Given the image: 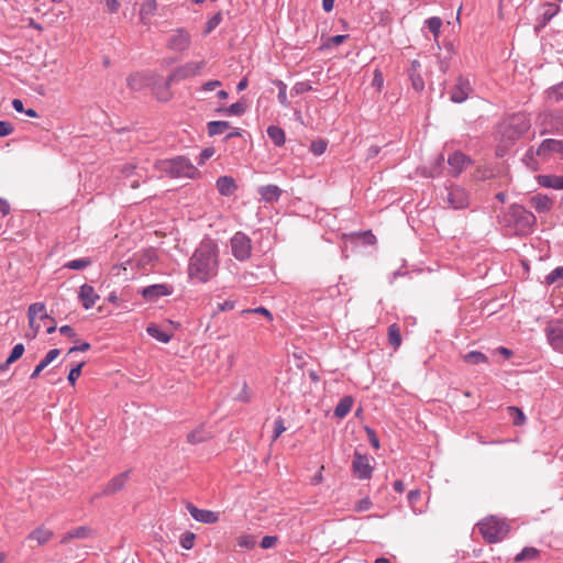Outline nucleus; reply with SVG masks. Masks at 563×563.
Wrapping results in <instances>:
<instances>
[{
  "mask_svg": "<svg viewBox=\"0 0 563 563\" xmlns=\"http://www.w3.org/2000/svg\"><path fill=\"white\" fill-rule=\"evenodd\" d=\"M471 163V158L459 151L451 154L448 158L453 176H459Z\"/></svg>",
  "mask_w": 563,
  "mask_h": 563,
  "instance_id": "nucleus-15",
  "label": "nucleus"
},
{
  "mask_svg": "<svg viewBox=\"0 0 563 563\" xmlns=\"http://www.w3.org/2000/svg\"><path fill=\"white\" fill-rule=\"evenodd\" d=\"M79 299L82 303V307L85 309H90L92 308L97 300H99V295L95 291L93 287L88 285V284H84L80 289H79Z\"/></svg>",
  "mask_w": 563,
  "mask_h": 563,
  "instance_id": "nucleus-16",
  "label": "nucleus"
},
{
  "mask_svg": "<svg viewBox=\"0 0 563 563\" xmlns=\"http://www.w3.org/2000/svg\"><path fill=\"white\" fill-rule=\"evenodd\" d=\"M142 178H143V172H141V176L131 177L125 185H128L132 189H136L140 186V181Z\"/></svg>",
  "mask_w": 563,
  "mask_h": 563,
  "instance_id": "nucleus-63",
  "label": "nucleus"
},
{
  "mask_svg": "<svg viewBox=\"0 0 563 563\" xmlns=\"http://www.w3.org/2000/svg\"><path fill=\"white\" fill-rule=\"evenodd\" d=\"M563 279V266L554 268L547 277L545 283L548 285L554 284L556 280Z\"/></svg>",
  "mask_w": 563,
  "mask_h": 563,
  "instance_id": "nucleus-46",
  "label": "nucleus"
},
{
  "mask_svg": "<svg viewBox=\"0 0 563 563\" xmlns=\"http://www.w3.org/2000/svg\"><path fill=\"white\" fill-rule=\"evenodd\" d=\"M60 334L68 336L69 339L77 341L76 333L70 325H63L59 328Z\"/></svg>",
  "mask_w": 563,
  "mask_h": 563,
  "instance_id": "nucleus-59",
  "label": "nucleus"
},
{
  "mask_svg": "<svg viewBox=\"0 0 563 563\" xmlns=\"http://www.w3.org/2000/svg\"><path fill=\"white\" fill-rule=\"evenodd\" d=\"M91 264L89 258H76L67 262L64 267L68 269L80 271L88 267Z\"/></svg>",
  "mask_w": 563,
  "mask_h": 563,
  "instance_id": "nucleus-38",
  "label": "nucleus"
},
{
  "mask_svg": "<svg viewBox=\"0 0 563 563\" xmlns=\"http://www.w3.org/2000/svg\"><path fill=\"white\" fill-rule=\"evenodd\" d=\"M128 477H129V472H123V473L114 476L104 487L103 495H112V494L120 492L124 487V485L128 481Z\"/></svg>",
  "mask_w": 563,
  "mask_h": 563,
  "instance_id": "nucleus-20",
  "label": "nucleus"
},
{
  "mask_svg": "<svg viewBox=\"0 0 563 563\" xmlns=\"http://www.w3.org/2000/svg\"><path fill=\"white\" fill-rule=\"evenodd\" d=\"M196 536L192 532H186L180 538V545L185 550H190L194 548Z\"/></svg>",
  "mask_w": 563,
  "mask_h": 563,
  "instance_id": "nucleus-44",
  "label": "nucleus"
},
{
  "mask_svg": "<svg viewBox=\"0 0 563 563\" xmlns=\"http://www.w3.org/2000/svg\"><path fill=\"white\" fill-rule=\"evenodd\" d=\"M120 172L122 178L129 180L133 176H141V172H143V168H140L134 164H125L122 166Z\"/></svg>",
  "mask_w": 563,
  "mask_h": 563,
  "instance_id": "nucleus-37",
  "label": "nucleus"
},
{
  "mask_svg": "<svg viewBox=\"0 0 563 563\" xmlns=\"http://www.w3.org/2000/svg\"><path fill=\"white\" fill-rule=\"evenodd\" d=\"M187 510L190 516L198 522L216 523L219 521V514L212 510L199 509L192 504L187 505Z\"/></svg>",
  "mask_w": 563,
  "mask_h": 563,
  "instance_id": "nucleus-13",
  "label": "nucleus"
},
{
  "mask_svg": "<svg viewBox=\"0 0 563 563\" xmlns=\"http://www.w3.org/2000/svg\"><path fill=\"white\" fill-rule=\"evenodd\" d=\"M477 527L484 540L488 543L500 542L509 532L507 522L496 516L483 519L477 523Z\"/></svg>",
  "mask_w": 563,
  "mask_h": 563,
  "instance_id": "nucleus-3",
  "label": "nucleus"
},
{
  "mask_svg": "<svg viewBox=\"0 0 563 563\" xmlns=\"http://www.w3.org/2000/svg\"><path fill=\"white\" fill-rule=\"evenodd\" d=\"M559 10L560 9H559V7L556 4L547 3L544 5V11L542 13L543 22L547 23L550 20H552L558 14Z\"/></svg>",
  "mask_w": 563,
  "mask_h": 563,
  "instance_id": "nucleus-42",
  "label": "nucleus"
},
{
  "mask_svg": "<svg viewBox=\"0 0 563 563\" xmlns=\"http://www.w3.org/2000/svg\"><path fill=\"white\" fill-rule=\"evenodd\" d=\"M84 366V363H79L78 365H76L75 367H73L68 374V382L70 385H75L76 380L78 379V377L80 376L81 374V368Z\"/></svg>",
  "mask_w": 563,
  "mask_h": 563,
  "instance_id": "nucleus-48",
  "label": "nucleus"
},
{
  "mask_svg": "<svg viewBox=\"0 0 563 563\" xmlns=\"http://www.w3.org/2000/svg\"><path fill=\"white\" fill-rule=\"evenodd\" d=\"M13 132V126L8 121H0V136L4 137Z\"/></svg>",
  "mask_w": 563,
  "mask_h": 563,
  "instance_id": "nucleus-55",
  "label": "nucleus"
},
{
  "mask_svg": "<svg viewBox=\"0 0 563 563\" xmlns=\"http://www.w3.org/2000/svg\"><path fill=\"white\" fill-rule=\"evenodd\" d=\"M426 25L429 29V31L437 36L440 32L442 21L438 16H432L426 20Z\"/></svg>",
  "mask_w": 563,
  "mask_h": 563,
  "instance_id": "nucleus-41",
  "label": "nucleus"
},
{
  "mask_svg": "<svg viewBox=\"0 0 563 563\" xmlns=\"http://www.w3.org/2000/svg\"><path fill=\"white\" fill-rule=\"evenodd\" d=\"M274 84L278 87L277 99H278L279 103L283 107L288 108L290 106V103L287 98V85L279 79L275 80Z\"/></svg>",
  "mask_w": 563,
  "mask_h": 563,
  "instance_id": "nucleus-36",
  "label": "nucleus"
},
{
  "mask_svg": "<svg viewBox=\"0 0 563 563\" xmlns=\"http://www.w3.org/2000/svg\"><path fill=\"white\" fill-rule=\"evenodd\" d=\"M366 433H367V438H368V441L371 442V444L375 448V449H378L379 448V440L375 433V431L371 428H366Z\"/></svg>",
  "mask_w": 563,
  "mask_h": 563,
  "instance_id": "nucleus-58",
  "label": "nucleus"
},
{
  "mask_svg": "<svg viewBox=\"0 0 563 563\" xmlns=\"http://www.w3.org/2000/svg\"><path fill=\"white\" fill-rule=\"evenodd\" d=\"M202 67V63H188L184 70L186 71V75H196L199 73V70Z\"/></svg>",
  "mask_w": 563,
  "mask_h": 563,
  "instance_id": "nucleus-54",
  "label": "nucleus"
},
{
  "mask_svg": "<svg viewBox=\"0 0 563 563\" xmlns=\"http://www.w3.org/2000/svg\"><path fill=\"white\" fill-rule=\"evenodd\" d=\"M27 317H29V321H30V325L31 327H33V323H34V321H35V319L37 317H40L41 319L48 318V316L46 313L45 305L43 302L32 303L29 307Z\"/></svg>",
  "mask_w": 563,
  "mask_h": 563,
  "instance_id": "nucleus-26",
  "label": "nucleus"
},
{
  "mask_svg": "<svg viewBox=\"0 0 563 563\" xmlns=\"http://www.w3.org/2000/svg\"><path fill=\"white\" fill-rule=\"evenodd\" d=\"M174 287L168 284H154L143 287L139 292L147 302H156L159 298L170 296Z\"/></svg>",
  "mask_w": 563,
  "mask_h": 563,
  "instance_id": "nucleus-9",
  "label": "nucleus"
},
{
  "mask_svg": "<svg viewBox=\"0 0 563 563\" xmlns=\"http://www.w3.org/2000/svg\"><path fill=\"white\" fill-rule=\"evenodd\" d=\"M266 132L275 146H283L285 144L286 134L282 128L277 125H269Z\"/></svg>",
  "mask_w": 563,
  "mask_h": 563,
  "instance_id": "nucleus-27",
  "label": "nucleus"
},
{
  "mask_svg": "<svg viewBox=\"0 0 563 563\" xmlns=\"http://www.w3.org/2000/svg\"><path fill=\"white\" fill-rule=\"evenodd\" d=\"M261 199L266 203H274L279 200L283 190L277 185H266L258 188Z\"/></svg>",
  "mask_w": 563,
  "mask_h": 563,
  "instance_id": "nucleus-18",
  "label": "nucleus"
},
{
  "mask_svg": "<svg viewBox=\"0 0 563 563\" xmlns=\"http://www.w3.org/2000/svg\"><path fill=\"white\" fill-rule=\"evenodd\" d=\"M463 360L468 364H481L487 363V356L479 351H471L463 356Z\"/></svg>",
  "mask_w": 563,
  "mask_h": 563,
  "instance_id": "nucleus-34",
  "label": "nucleus"
},
{
  "mask_svg": "<svg viewBox=\"0 0 563 563\" xmlns=\"http://www.w3.org/2000/svg\"><path fill=\"white\" fill-rule=\"evenodd\" d=\"M92 534V530L89 527L81 526L67 531L60 540V543H67L71 539H86Z\"/></svg>",
  "mask_w": 563,
  "mask_h": 563,
  "instance_id": "nucleus-23",
  "label": "nucleus"
},
{
  "mask_svg": "<svg viewBox=\"0 0 563 563\" xmlns=\"http://www.w3.org/2000/svg\"><path fill=\"white\" fill-rule=\"evenodd\" d=\"M277 542V537L275 536H265L261 541V547L263 549H271L273 548Z\"/></svg>",
  "mask_w": 563,
  "mask_h": 563,
  "instance_id": "nucleus-56",
  "label": "nucleus"
},
{
  "mask_svg": "<svg viewBox=\"0 0 563 563\" xmlns=\"http://www.w3.org/2000/svg\"><path fill=\"white\" fill-rule=\"evenodd\" d=\"M371 506H372L371 500L368 498H364L356 504V510L364 511V510L369 509Z\"/></svg>",
  "mask_w": 563,
  "mask_h": 563,
  "instance_id": "nucleus-64",
  "label": "nucleus"
},
{
  "mask_svg": "<svg viewBox=\"0 0 563 563\" xmlns=\"http://www.w3.org/2000/svg\"><path fill=\"white\" fill-rule=\"evenodd\" d=\"M410 78H411L412 86L417 91H420L423 89L424 82H423L422 78L420 77V75L411 74Z\"/></svg>",
  "mask_w": 563,
  "mask_h": 563,
  "instance_id": "nucleus-57",
  "label": "nucleus"
},
{
  "mask_svg": "<svg viewBox=\"0 0 563 563\" xmlns=\"http://www.w3.org/2000/svg\"><path fill=\"white\" fill-rule=\"evenodd\" d=\"M246 111V103L243 101H238L232 103L227 110L225 113L228 115H242Z\"/></svg>",
  "mask_w": 563,
  "mask_h": 563,
  "instance_id": "nucleus-40",
  "label": "nucleus"
},
{
  "mask_svg": "<svg viewBox=\"0 0 563 563\" xmlns=\"http://www.w3.org/2000/svg\"><path fill=\"white\" fill-rule=\"evenodd\" d=\"M219 271V247L212 240H203L192 253L188 264V276L198 283H208Z\"/></svg>",
  "mask_w": 563,
  "mask_h": 563,
  "instance_id": "nucleus-1",
  "label": "nucleus"
},
{
  "mask_svg": "<svg viewBox=\"0 0 563 563\" xmlns=\"http://www.w3.org/2000/svg\"><path fill=\"white\" fill-rule=\"evenodd\" d=\"M472 85L467 77L460 76L450 90V100L454 103L464 102L472 92Z\"/></svg>",
  "mask_w": 563,
  "mask_h": 563,
  "instance_id": "nucleus-11",
  "label": "nucleus"
},
{
  "mask_svg": "<svg viewBox=\"0 0 563 563\" xmlns=\"http://www.w3.org/2000/svg\"><path fill=\"white\" fill-rule=\"evenodd\" d=\"M420 499V492L418 489H412L408 493V501L412 508H415L416 503Z\"/></svg>",
  "mask_w": 563,
  "mask_h": 563,
  "instance_id": "nucleus-61",
  "label": "nucleus"
},
{
  "mask_svg": "<svg viewBox=\"0 0 563 563\" xmlns=\"http://www.w3.org/2000/svg\"><path fill=\"white\" fill-rule=\"evenodd\" d=\"M509 410L515 413L514 423L516 426H520L525 422L526 418H525L523 412L520 409H518L517 407H509Z\"/></svg>",
  "mask_w": 563,
  "mask_h": 563,
  "instance_id": "nucleus-53",
  "label": "nucleus"
},
{
  "mask_svg": "<svg viewBox=\"0 0 563 563\" xmlns=\"http://www.w3.org/2000/svg\"><path fill=\"white\" fill-rule=\"evenodd\" d=\"M388 343L394 349H398L401 344L400 329L396 323L388 327Z\"/></svg>",
  "mask_w": 563,
  "mask_h": 563,
  "instance_id": "nucleus-33",
  "label": "nucleus"
},
{
  "mask_svg": "<svg viewBox=\"0 0 563 563\" xmlns=\"http://www.w3.org/2000/svg\"><path fill=\"white\" fill-rule=\"evenodd\" d=\"M53 536V532L46 528H43V527H40L35 530H33L27 539L29 540H35L37 542L38 545H43L45 544L46 542L49 541V539L52 538Z\"/></svg>",
  "mask_w": 563,
  "mask_h": 563,
  "instance_id": "nucleus-29",
  "label": "nucleus"
},
{
  "mask_svg": "<svg viewBox=\"0 0 563 563\" xmlns=\"http://www.w3.org/2000/svg\"><path fill=\"white\" fill-rule=\"evenodd\" d=\"M24 353V345L22 343L15 344L9 355V362L18 361Z\"/></svg>",
  "mask_w": 563,
  "mask_h": 563,
  "instance_id": "nucleus-47",
  "label": "nucleus"
},
{
  "mask_svg": "<svg viewBox=\"0 0 563 563\" xmlns=\"http://www.w3.org/2000/svg\"><path fill=\"white\" fill-rule=\"evenodd\" d=\"M286 431V427L284 426V420L282 418H278L274 422V435L273 441H275L277 438L282 435Z\"/></svg>",
  "mask_w": 563,
  "mask_h": 563,
  "instance_id": "nucleus-50",
  "label": "nucleus"
},
{
  "mask_svg": "<svg viewBox=\"0 0 563 563\" xmlns=\"http://www.w3.org/2000/svg\"><path fill=\"white\" fill-rule=\"evenodd\" d=\"M216 187L221 196H231L238 188L231 176H221L217 179Z\"/></svg>",
  "mask_w": 563,
  "mask_h": 563,
  "instance_id": "nucleus-19",
  "label": "nucleus"
},
{
  "mask_svg": "<svg viewBox=\"0 0 563 563\" xmlns=\"http://www.w3.org/2000/svg\"><path fill=\"white\" fill-rule=\"evenodd\" d=\"M328 143L324 140H316L310 145V151L314 155H322L327 150Z\"/></svg>",
  "mask_w": 563,
  "mask_h": 563,
  "instance_id": "nucleus-43",
  "label": "nucleus"
},
{
  "mask_svg": "<svg viewBox=\"0 0 563 563\" xmlns=\"http://www.w3.org/2000/svg\"><path fill=\"white\" fill-rule=\"evenodd\" d=\"M190 35L184 30L178 29L168 40V47L173 51L183 52L190 45Z\"/></svg>",
  "mask_w": 563,
  "mask_h": 563,
  "instance_id": "nucleus-14",
  "label": "nucleus"
},
{
  "mask_svg": "<svg viewBox=\"0 0 563 563\" xmlns=\"http://www.w3.org/2000/svg\"><path fill=\"white\" fill-rule=\"evenodd\" d=\"M539 123L542 126L541 134H563V112L543 111L539 115Z\"/></svg>",
  "mask_w": 563,
  "mask_h": 563,
  "instance_id": "nucleus-8",
  "label": "nucleus"
},
{
  "mask_svg": "<svg viewBox=\"0 0 563 563\" xmlns=\"http://www.w3.org/2000/svg\"><path fill=\"white\" fill-rule=\"evenodd\" d=\"M59 350L58 349H53L51 351L47 352V354L45 355V357L35 366V368L33 369L30 378L31 379H35L40 376V374L42 373V371L47 367L54 360H56V357L59 355Z\"/></svg>",
  "mask_w": 563,
  "mask_h": 563,
  "instance_id": "nucleus-22",
  "label": "nucleus"
},
{
  "mask_svg": "<svg viewBox=\"0 0 563 563\" xmlns=\"http://www.w3.org/2000/svg\"><path fill=\"white\" fill-rule=\"evenodd\" d=\"M230 123L227 121H211L208 123V133L210 136L220 135L227 132Z\"/></svg>",
  "mask_w": 563,
  "mask_h": 563,
  "instance_id": "nucleus-32",
  "label": "nucleus"
},
{
  "mask_svg": "<svg viewBox=\"0 0 563 563\" xmlns=\"http://www.w3.org/2000/svg\"><path fill=\"white\" fill-rule=\"evenodd\" d=\"M531 206L539 212L545 213L552 208V200L544 195H536L530 199Z\"/></svg>",
  "mask_w": 563,
  "mask_h": 563,
  "instance_id": "nucleus-24",
  "label": "nucleus"
},
{
  "mask_svg": "<svg viewBox=\"0 0 563 563\" xmlns=\"http://www.w3.org/2000/svg\"><path fill=\"white\" fill-rule=\"evenodd\" d=\"M539 184L547 188H553L556 190H561V189H563V175L562 176L541 175V176H539Z\"/></svg>",
  "mask_w": 563,
  "mask_h": 563,
  "instance_id": "nucleus-25",
  "label": "nucleus"
},
{
  "mask_svg": "<svg viewBox=\"0 0 563 563\" xmlns=\"http://www.w3.org/2000/svg\"><path fill=\"white\" fill-rule=\"evenodd\" d=\"M550 345L558 351L563 350V321H551L545 329Z\"/></svg>",
  "mask_w": 563,
  "mask_h": 563,
  "instance_id": "nucleus-12",
  "label": "nucleus"
},
{
  "mask_svg": "<svg viewBox=\"0 0 563 563\" xmlns=\"http://www.w3.org/2000/svg\"><path fill=\"white\" fill-rule=\"evenodd\" d=\"M128 87L134 91H140L150 84V78L146 74L134 73L126 79Z\"/></svg>",
  "mask_w": 563,
  "mask_h": 563,
  "instance_id": "nucleus-21",
  "label": "nucleus"
},
{
  "mask_svg": "<svg viewBox=\"0 0 563 563\" xmlns=\"http://www.w3.org/2000/svg\"><path fill=\"white\" fill-rule=\"evenodd\" d=\"M371 457L368 455L355 452L352 461V471L358 479H368L373 473L371 465Z\"/></svg>",
  "mask_w": 563,
  "mask_h": 563,
  "instance_id": "nucleus-10",
  "label": "nucleus"
},
{
  "mask_svg": "<svg viewBox=\"0 0 563 563\" xmlns=\"http://www.w3.org/2000/svg\"><path fill=\"white\" fill-rule=\"evenodd\" d=\"M539 550L536 549V548H532V547H527L525 549L521 550V552H519L516 558H515V561L516 562H521V561H525V560H533V559H537L539 556Z\"/></svg>",
  "mask_w": 563,
  "mask_h": 563,
  "instance_id": "nucleus-35",
  "label": "nucleus"
},
{
  "mask_svg": "<svg viewBox=\"0 0 563 563\" xmlns=\"http://www.w3.org/2000/svg\"><path fill=\"white\" fill-rule=\"evenodd\" d=\"M311 89V86L307 81H300L295 84V86L291 88V95H301Z\"/></svg>",
  "mask_w": 563,
  "mask_h": 563,
  "instance_id": "nucleus-49",
  "label": "nucleus"
},
{
  "mask_svg": "<svg viewBox=\"0 0 563 563\" xmlns=\"http://www.w3.org/2000/svg\"><path fill=\"white\" fill-rule=\"evenodd\" d=\"M157 3L155 0H146L142 5V11L153 13L156 10Z\"/></svg>",
  "mask_w": 563,
  "mask_h": 563,
  "instance_id": "nucleus-60",
  "label": "nucleus"
},
{
  "mask_svg": "<svg viewBox=\"0 0 563 563\" xmlns=\"http://www.w3.org/2000/svg\"><path fill=\"white\" fill-rule=\"evenodd\" d=\"M442 200L449 208L454 210L465 209L470 205V197L467 191L460 186H451L445 188V194Z\"/></svg>",
  "mask_w": 563,
  "mask_h": 563,
  "instance_id": "nucleus-7",
  "label": "nucleus"
},
{
  "mask_svg": "<svg viewBox=\"0 0 563 563\" xmlns=\"http://www.w3.org/2000/svg\"><path fill=\"white\" fill-rule=\"evenodd\" d=\"M352 406L353 398L351 396L343 397L334 408V416L339 419L344 418L351 411Z\"/></svg>",
  "mask_w": 563,
  "mask_h": 563,
  "instance_id": "nucleus-28",
  "label": "nucleus"
},
{
  "mask_svg": "<svg viewBox=\"0 0 563 563\" xmlns=\"http://www.w3.org/2000/svg\"><path fill=\"white\" fill-rule=\"evenodd\" d=\"M146 332L150 336L162 343H168L172 339V334L161 330L159 327L155 323H150L146 328Z\"/></svg>",
  "mask_w": 563,
  "mask_h": 563,
  "instance_id": "nucleus-30",
  "label": "nucleus"
},
{
  "mask_svg": "<svg viewBox=\"0 0 563 563\" xmlns=\"http://www.w3.org/2000/svg\"><path fill=\"white\" fill-rule=\"evenodd\" d=\"M158 168L172 177L192 178L197 173V168L192 163L183 156L162 161L158 164Z\"/></svg>",
  "mask_w": 563,
  "mask_h": 563,
  "instance_id": "nucleus-5",
  "label": "nucleus"
},
{
  "mask_svg": "<svg viewBox=\"0 0 563 563\" xmlns=\"http://www.w3.org/2000/svg\"><path fill=\"white\" fill-rule=\"evenodd\" d=\"M530 126V120L525 113H516L504 120L498 129L501 146L512 145L529 131Z\"/></svg>",
  "mask_w": 563,
  "mask_h": 563,
  "instance_id": "nucleus-2",
  "label": "nucleus"
},
{
  "mask_svg": "<svg viewBox=\"0 0 563 563\" xmlns=\"http://www.w3.org/2000/svg\"><path fill=\"white\" fill-rule=\"evenodd\" d=\"M563 142L554 139H547L542 141L537 150V155L547 157L550 153H562Z\"/></svg>",
  "mask_w": 563,
  "mask_h": 563,
  "instance_id": "nucleus-17",
  "label": "nucleus"
},
{
  "mask_svg": "<svg viewBox=\"0 0 563 563\" xmlns=\"http://www.w3.org/2000/svg\"><path fill=\"white\" fill-rule=\"evenodd\" d=\"M548 102L553 104L563 101V82H560L547 90Z\"/></svg>",
  "mask_w": 563,
  "mask_h": 563,
  "instance_id": "nucleus-31",
  "label": "nucleus"
},
{
  "mask_svg": "<svg viewBox=\"0 0 563 563\" xmlns=\"http://www.w3.org/2000/svg\"><path fill=\"white\" fill-rule=\"evenodd\" d=\"M255 543V539L252 536H243L239 539V545L242 548L252 549Z\"/></svg>",
  "mask_w": 563,
  "mask_h": 563,
  "instance_id": "nucleus-52",
  "label": "nucleus"
},
{
  "mask_svg": "<svg viewBox=\"0 0 563 563\" xmlns=\"http://www.w3.org/2000/svg\"><path fill=\"white\" fill-rule=\"evenodd\" d=\"M505 225H515L517 231H529L537 222L536 216L520 205H512L508 212L500 218Z\"/></svg>",
  "mask_w": 563,
  "mask_h": 563,
  "instance_id": "nucleus-4",
  "label": "nucleus"
},
{
  "mask_svg": "<svg viewBox=\"0 0 563 563\" xmlns=\"http://www.w3.org/2000/svg\"><path fill=\"white\" fill-rule=\"evenodd\" d=\"M207 437L208 434L205 432L203 429H196L187 435V440L191 444H197L205 441Z\"/></svg>",
  "mask_w": 563,
  "mask_h": 563,
  "instance_id": "nucleus-39",
  "label": "nucleus"
},
{
  "mask_svg": "<svg viewBox=\"0 0 563 563\" xmlns=\"http://www.w3.org/2000/svg\"><path fill=\"white\" fill-rule=\"evenodd\" d=\"M347 35H334V36H331L329 40H328V43L327 45H333V46H338L340 44H342L345 40H346Z\"/></svg>",
  "mask_w": 563,
  "mask_h": 563,
  "instance_id": "nucleus-62",
  "label": "nucleus"
},
{
  "mask_svg": "<svg viewBox=\"0 0 563 563\" xmlns=\"http://www.w3.org/2000/svg\"><path fill=\"white\" fill-rule=\"evenodd\" d=\"M372 86L375 87L378 91H380L383 89L384 77L379 69H375V71H374Z\"/></svg>",
  "mask_w": 563,
  "mask_h": 563,
  "instance_id": "nucleus-51",
  "label": "nucleus"
},
{
  "mask_svg": "<svg viewBox=\"0 0 563 563\" xmlns=\"http://www.w3.org/2000/svg\"><path fill=\"white\" fill-rule=\"evenodd\" d=\"M221 21H222L221 13H216L214 15H212L207 21L205 33L209 34L210 32H212L221 23Z\"/></svg>",
  "mask_w": 563,
  "mask_h": 563,
  "instance_id": "nucleus-45",
  "label": "nucleus"
},
{
  "mask_svg": "<svg viewBox=\"0 0 563 563\" xmlns=\"http://www.w3.org/2000/svg\"><path fill=\"white\" fill-rule=\"evenodd\" d=\"M230 249L233 257L239 262L247 261L252 255L253 243L244 232H235L230 239Z\"/></svg>",
  "mask_w": 563,
  "mask_h": 563,
  "instance_id": "nucleus-6",
  "label": "nucleus"
}]
</instances>
